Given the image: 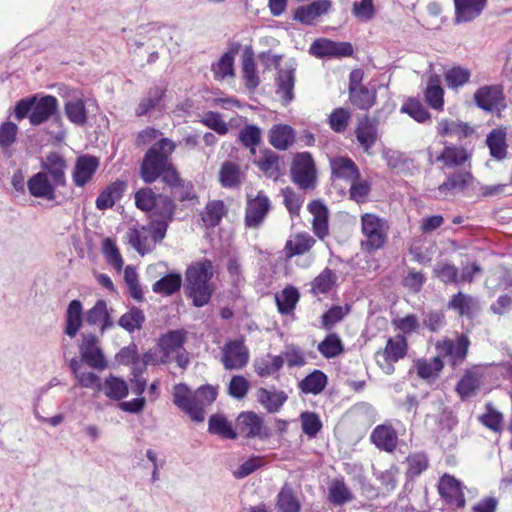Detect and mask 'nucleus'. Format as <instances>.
I'll list each match as a JSON object with an SVG mask.
<instances>
[{
	"instance_id": "obj_1",
	"label": "nucleus",
	"mask_w": 512,
	"mask_h": 512,
	"mask_svg": "<svg viewBox=\"0 0 512 512\" xmlns=\"http://www.w3.org/2000/svg\"><path fill=\"white\" fill-rule=\"evenodd\" d=\"M217 388L212 385H203L191 390L185 383H179L172 388V402L189 418L197 423L205 420L206 409L217 397Z\"/></svg>"
},
{
	"instance_id": "obj_45",
	"label": "nucleus",
	"mask_w": 512,
	"mask_h": 512,
	"mask_svg": "<svg viewBox=\"0 0 512 512\" xmlns=\"http://www.w3.org/2000/svg\"><path fill=\"white\" fill-rule=\"evenodd\" d=\"M208 431L211 434L221 436L226 439H235L236 433L230 422L222 414H214L208 422Z\"/></svg>"
},
{
	"instance_id": "obj_21",
	"label": "nucleus",
	"mask_w": 512,
	"mask_h": 512,
	"mask_svg": "<svg viewBox=\"0 0 512 512\" xmlns=\"http://www.w3.org/2000/svg\"><path fill=\"white\" fill-rule=\"evenodd\" d=\"M438 490L446 501L455 504L457 507L465 505L464 493L461 483L451 475L445 474L441 477Z\"/></svg>"
},
{
	"instance_id": "obj_64",
	"label": "nucleus",
	"mask_w": 512,
	"mask_h": 512,
	"mask_svg": "<svg viewBox=\"0 0 512 512\" xmlns=\"http://www.w3.org/2000/svg\"><path fill=\"white\" fill-rule=\"evenodd\" d=\"M277 507L280 512H299L300 503L290 488L283 487L278 495Z\"/></svg>"
},
{
	"instance_id": "obj_61",
	"label": "nucleus",
	"mask_w": 512,
	"mask_h": 512,
	"mask_svg": "<svg viewBox=\"0 0 512 512\" xmlns=\"http://www.w3.org/2000/svg\"><path fill=\"white\" fill-rule=\"evenodd\" d=\"M103 254L108 262L116 271L120 272L123 267V259L116 243L111 238H106L102 244Z\"/></svg>"
},
{
	"instance_id": "obj_15",
	"label": "nucleus",
	"mask_w": 512,
	"mask_h": 512,
	"mask_svg": "<svg viewBox=\"0 0 512 512\" xmlns=\"http://www.w3.org/2000/svg\"><path fill=\"white\" fill-rule=\"evenodd\" d=\"M99 166V159L94 156L83 155L77 158L72 178L77 187H83L91 181Z\"/></svg>"
},
{
	"instance_id": "obj_13",
	"label": "nucleus",
	"mask_w": 512,
	"mask_h": 512,
	"mask_svg": "<svg viewBox=\"0 0 512 512\" xmlns=\"http://www.w3.org/2000/svg\"><path fill=\"white\" fill-rule=\"evenodd\" d=\"M471 158V154L463 147L448 145L445 146L440 155L434 156L428 150V161L430 164L441 162L444 168H455L464 165Z\"/></svg>"
},
{
	"instance_id": "obj_4",
	"label": "nucleus",
	"mask_w": 512,
	"mask_h": 512,
	"mask_svg": "<svg viewBox=\"0 0 512 512\" xmlns=\"http://www.w3.org/2000/svg\"><path fill=\"white\" fill-rule=\"evenodd\" d=\"M169 222L152 219L145 226L130 228L127 232L129 244L141 255L151 252L165 238Z\"/></svg>"
},
{
	"instance_id": "obj_14",
	"label": "nucleus",
	"mask_w": 512,
	"mask_h": 512,
	"mask_svg": "<svg viewBox=\"0 0 512 512\" xmlns=\"http://www.w3.org/2000/svg\"><path fill=\"white\" fill-rule=\"evenodd\" d=\"M310 53L316 57H343L353 53V47L348 42H334L329 39H318L310 47Z\"/></svg>"
},
{
	"instance_id": "obj_62",
	"label": "nucleus",
	"mask_w": 512,
	"mask_h": 512,
	"mask_svg": "<svg viewBox=\"0 0 512 512\" xmlns=\"http://www.w3.org/2000/svg\"><path fill=\"white\" fill-rule=\"evenodd\" d=\"M238 138L254 154L256 146L261 141V130L256 125H246L239 131Z\"/></svg>"
},
{
	"instance_id": "obj_27",
	"label": "nucleus",
	"mask_w": 512,
	"mask_h": 512,
	"mask_svg": "<svg viewBox=\"0 0 512 512\" xmlns=\"http://www.w3.org/2000/svg\"><path fill=\"white\" fill-rule=\"evenodd\" d=\"M487 0H454L456 23L468 22L478 17L483 11Z\"/></svg>"
},
{
	"instance_id": "obj_18",
	"label": "nucleus",
	"mask_w": 512,
	"mask_h": 512,
	"mask_svg": "<svg viewBox=\"0 0 512 512\" xmlns=\"http://www.w3.org/2000/svg\"><path fill=\"white\" fill-rule=\"evenodd\" d=\"M474 182V177L470 171H459L450 174L447 179L438 187L440 196L454 195L464 191Z\"/></svg>"
},
{
	"instance_id": "obj_50",
	"label": "nucleus",
	"mask_w": 512,
	"mask_h": 512,
	"mask_svg": "<svg viewBox=\"0 0 512 512\" xmlns=\"http://www.w3.org/2000/svg\"><path fill=\"white\" fill-rule=\"evenodd\" d=\"M449 307L456 310L461 316H471L478 309L477 301L461 292L453 296Z\"/></svg>"
},
{
	"instance_id": "obj_44",
	"label": "nucleus",
	"mask_w": 512,
	"mask_h": 512,
	"mask_svg": "<svg viewBox=\"0 0 512 512\" xmlns=\"http://www.w3.org/2000/svg\"><path fill=\"white\" fill-rule=\"evenodd\" d=\"M481 384V374L478 370L467 371L457 385V392L462 398L475 394Z\"/></svg>"
},
{
	"instance_id": "obj_40",
	"label": "nucleus",
	"mask_w": 512,
	"mask_h": 512,
	"mask_svg": "<svg viewBox=\"0 0 512 512\" xmlns=\"http://www.w3.org/2000/svg\"><path fill=\"white\" fill-rule=\"evenodd\" d=\"M444 90L438 76L429 78L427 88L425 90V100L430 107L436 110H442L444 105Z\"/></svg>"
},
{
	"instance_id": "obj_56",
	"label": "nucleus",
	"mask_w": 512,
	"mask_h": 512,
	"mask_svg": "<svg viewBox=\"0 0 512 512\" xmlns=\"http://www.w3.org/2000/svg\"><path fill=\"white\" fill-rule=\"evenodd\" d=\"M337 282V275L330 269H324L312 282L314 294L329 292Z\"/></svg>"
},
{
	"instance_id": "obj_32",
	"label": "nucleus",
	"mask_w": 512,
	"mask_h": 512,
	"mask_svg": "<svg viewBox=\"0 0 512 512\" xmlns=\"http://www.w3.org/2000/svg\"><path fill=\"white\" fill-rule=\"evenodd\" d=\"M507 130L505 127H498L493 129L486 138V144L490 150V155L497 159L502 160L507 155Z\"/></svg>"
},
{
	"instance_id": "obj_41",
	"label": "nucleus",
	"mask_w": 512,
	"mask_h": 512,
	"mask_svg": "<svg viewBox=\"0 0 512 512\" xmlns=\"http://www.w3.org/2000/svg\"><path fill=\"white\" fill-rule=\"evenodd\" d=\"M258 401L269 411L277 412L287 400V395L283 391H269L260 388L257 392Z\"/></svg>"
},
{
	"instance_id": "obj_2",
	"label": "nucleus",
	"mask_w": 512,
	"mask_h": 512,
	"mask_svg": "<svg viewBox=\"0 0 512 512\" xmlns=\"http://www.w3.org/2000/svg\"><path fill=\"white\" fill-rule=\"evenodd\" d=\"M141 177L146 183H152L161 177L163 182L172 187V193L178 200L185 201L190 198L188 191L178 194L179 190L184 188L181 179L169 160L155 157L154 150L147 151L145 154L141 166Z\"/></svg>"
},
{
	"instance_id": "obj_33",
	"label": "nucleus",
	"mask_w": 512,
	"mask_h": 512,
	"mask_svg": "<svg viewBox=\"0 0 512 512\" xmlns=\"http://www.w3.org/2000/svg\"><path fill=\"white\" fill-rule=\"evenodd\" d=\"M42 166L51 175L54 185L65 184L66 163L60 154L55 152L48 154Z\"/></svg>"
},
{
	"instance_id": "obj_55",
	"label": "nucleus",
	"mask_w": 512,
	"mask_h": 512,
	"mask_svg": "<svg viewBox=\"0 0 512 512\" xmlns=\"http://www.w3.org/2000/svg\"><path fill=\"white\" fill-rule=\"evenodd\" d=\"M443 368L440 356L430 360H418L416 363L417 374L423 379H434Z\"/></svg>"
},
{
	"instance_id": "obj_31",
	"label": "nucleus",
	"mask_w": 512,
	"mask_h": 512,
	"mask_svg": "<svg viewBox=\"0 0 512 512\" xmlns=\"http://www.w3.org/2000/svg\"><path fill=\"white\" fill-rule=\"evenodd\" d=\"M86 321L91 325H99L101 334L114 326V322L108 313L107 304L104 300H98L96 304L88 310Z\"/></svg>"
},
{
	"instance_id": "obj_43",
	"label": "nucleus",
	"mask_w": 512,
	"mask_h": 512,
	"mask_svg": "<svg viewBox=\"0 0 512 512\" xmlns=\"http://www.w3.org/2000/svg\"><path fill=\"white\" fill-rule=\"evenodd\" d=\"M242 173L237 164L224 162L219 171V181L225 188H235L241 183Z\"/></svg>"
},
{
	"instance_id": "obj_8",
	"label": "nucleus",
	"mask_w": 512,
	"mask_h": 512,
	"mask_svg": "<svg viewBox=\"0 0 512 512\" xmlns=\"http://www.w3.org/2000/svg\"><path fill=\"white\" fill-rule=\"evenodd\" d=\"M291 174L293 181L302 189L314 187L316 170L314 161L308 152L299 153L294 157Z\"/></svg>"
},
{
	"instance_id": "obj_10",
	"label": "nucleus",
	"mask_w": 512,
	"mask_h": 512,
	"mask_svg": "<svg viewBox=\"0 0 512 512\" xmlns=\"http://www.w3.org/2000/svg\"><path fill=\"white\" fill-rule=\"evenodd\" d=\"M79 349L82 360L90 367L97 370H104L107 367V361L101 350L100 341L95 335H83Z\"/></svg>"
},
{
	"instance_id": "obj_38",
	"label": "nucleus",
	"mask_w": 512,
	"mask_h": 512,
	"mask_svg": "<svg viewBox=\"0 0 512 512\" xmlns=\"http://www.w3.org/2000/svg\"><path fill=\"white\" fill-rule=\"evenodd\" d=\"M163 96L164 90L162 88L155 87L150 89L147 95L141 99L137 108L135 109L136 116L141 117L147 115L154 109L160 108Z\"/></svg>"
},
{
	"instance_id": "obj_59",
	"label": "nucleus",
	"mask_w": 512,
	"mask_h": 512,
	"mask_svg": "<svg viewBox=\"0 0 512 512\" xmlns=\"http://www.w3.org/2000/svg\"><path fill=\"white\" fill-rule=\"evenodd\" d=\"M352 15L360 22L371 21L376 14L373 0H357L352 4Z\"/></svg>"
},
{
	"instance_id": "obj_36",
	"label": "nucleus",
	"mask_w": 512,
	"mask_h": 512,
	"mask_svg": "<svg viewBox=\"0 0 512 512\" xmlns=\"http://www.w3.org/2000/svg\"><path fill=\"white\" fill-rule=\"evenodd\" d=\"M315 244L314 238L308 233H299L292 236L285 244V253L288 258L309 251Z\"/></svg>"
},
{
	"instance_id": "obj_42",
	"label": "nucleus",
	"mask_w": 512,
	"mask_h": 512,
	"mask_svg": "<svg viewBox=\"0 0 512 512\" xmlns=\"http://www.w3.org/2000/svg\"><path fill=\"white\" fill-rule=\"evenodd\" d=\"M471 128L462 122L449 119H441L437 124V132L440 136L466 137L471 133Z\"/></svg>"
},
{
	"instance_id": "obj_5",
	"label": "nucleus",
	"mask_w": 512,
	"mask_h": 512,
	"mask_svg": "<svg viewBox=\"0 0 512 512\" xmlns=\"http://www.w3.org/2000/svg\"><path fill=\"white\" fill-rule=\"evenodd\" d=\"M135 204L138 209L149 213L151 219L171 221L175 205L170 197L156 195L150 188H142L135 193Z\"/></svg>"
},
{
	"instance_id": "obj_48",
	"label": "nucleus",
	"mask_w": 512,
	"mask_h": 512,
	"mask_svg": "<svg viewBox=\"0 0 512 512\" xmlns=\"http://www.w3.org/2000/svg\"><path fill=\"white\" fill-rule=\"evenodd\" d=\"M356 137L364 150L368 151L376 140L375 125L368 118L362 119L356 129Z\"/></svg>"
},
{
	"instance_id": "obj_3",
	"label": "nucleus",
	"mask_w": 512,
	"mask_h": 512,
	"mask_svg": "<svg viewBox=\"0 0 512 512\" xmlns=\"http://www.w3.org/2000/svg\"><path fill=\"white\" fill-rule=\"evenodd\" d=\"M213 276L211 261L203 260L191 265L186 271L188 295L197 307H202L211 298L213 287L210 279Z\"/></svg>"
},
{
	"instance_id": "obj_9",
	"label": "nucleus",
	"mask_w": 512,
	"mask_h": 512,
	"mask_svg": "<svg viewBox=\"0 0 512 512\" xmlns=\"http://www.w3.org/2000/svg\"><path fill=\"white\" fill-rule=\"evenodd\" d=\"M248 360L249 351L242 340H232L223 346L221 362L226 370L241 369Z\"/></svg>"
},
{
	"instance_id": "obj_24",
	"label": "nucleus",
	"mask_w": 512,
	"mask_h": 512,
	"mask_svg": "<svg viewBox=\"0 0 512 512\" xmlns=\"http://www.w3.org/2000/svg\"><path fill=\"white\" fill-rule=\"evenodd\" d=\"M237 427L241 433L250 438L267 436L262 418L254 412L241 413L237 418Z\"/></svg>"
},
{
	"instance_id": "obj_52",
	"label": "nucleus",
	"mask_w": 512,
	"mask_h": 512,
	"mask_svg": "<svg viewBox=\"0 0 512 512\" xmlns=\"http://www.w3.org/2000/svg\"><path fill=\"white\" fill-rule=\"evenodd\" d=\"M215 79L223 80L234 76V54L227 52L212 66Z\"/></svg>"
},
{
	"instance_id": "obj_19",
	"label": "nucleus",
	"mask_w": 512,
	"mask_h": 512,
	"mask_svg": "<svg viewBox=\"0 0 512 512\" xmlns=\"http://www.w3.org/2000/svg\"><path fill=\"white\" fill-rule=\"evenodd\" d=\"M186 341V332L184 330H172L163 335L159 340V346L163 352L161 363H168L174 353L183 350Z\"/></svg>"
},
{
	"instance_id": "obj_46",
	"label": "nucleus",
	"mask_w": 512,
	"mask_h": 512,
	"mask_svg": "<svg viewBox=\"0 0 512 512\" xmlns=\"http://www.w3.org/2000/svg\"><path fill=\"white\" fill-rule=\"evenodd\" d=\"M104 394L113 400H120L128 395L127 383L118 377L109 376L105 379L102 389Z\"/></svg>"
},
{
	"instance_id": "obj_63",
	"label": "nucleus",
	"mask_w": 512,
	"mask_h": 512,
	"mask_svg": "<svg viewBox=\"0 0 512 512\" xmlns=\"http://www.w3.org/2000/svg\"><path fill=\"white\" fill-rule=\"evenodd\" d=\"M401 111L403 113L408 114L415 121L419 123H424L430 119L429 112L425 109V107L415 99H409L406 101L402 107Z\"/></svg>"
},
{
	"instance_id": "obj_25",
	"label": "nucleus",
	"mask_w": 512,
	"mask_h": 512,
	"mask_svg": "<svg viewBox=\"0 0 512 512\" xmlns=\"http://www.w3.org/2000/svg\"><path fill=\"white\" fill-rule=\"evenodd\" d=\"M330 168L335 180L350 182L359 176L356 164L348 157L336 156L330 158Z\"/></svg>"
},
{
	"instance_id": "obj_16",
	"label": "nucleus",
	"mask_w": 512,
	"mask_h": 512,
	"mask_svg": "<svg viewBox=\"0 0 512 512\" xmlns=\"http://www.w3.org/2000/svg\"><path fill=\"white\" fill-rule=\"evenodd\" d=\"M474 100L479 108L491 112L503 106L504 96L499 86H484L475 92Z\"/></svg>"
},
{
	"instance_id": "obj_39",
	"label": "nucleus",
	"mask_w": 512,
	"mask_h": 512,
	"mask_svg": "<svg viewBox=\"0 0 512 512\" xmlns=\"http://www.w3.org/2000/svg\"><path fill=\"white\" fill-rule=\"evenodd\" d=\"M327 385V376L320 370H314L299 383L300 390L305 394L317 395Z\"/></svg>"
},
{
	"instance_id": "obj_37",
	"label": "nucleus",
	"mask_w": 512,
	"mask_h": 512,
	"mask_svg": "<svg viewBox=\"0 0 512 512\" xmlns=\"http://www.w3.org/2000/svg\"><path fill=\"white\" fill-rule=\"evenodd\" d=\"M283 367V357L266 354L254 361V368L260 377H269L277 373Z\"/></svg>"
},
{
	"instance_id": "obj_28",
	"label": "nucleus",
	"mask_w": 512,
	"mask_h": 512,
	"mask_svg": "<svg viewBox=\"0 0 512 512\" xmlns=\"http://www.w3.org/2000/svg\"><path fill=\"white\" fill-rule=\"evenodd\" d=\"M295 69L290 66L281 69L276 80V93L284 104L290 103L294 98Z\"/></svg>"
},
{
	"instance_id": "obj_57",
	"label": "nucleus",
	"mask_w": 512,
	"mask_h": 512,
	"mask_svg": "<svg viewBox=\"0 0 512 512\" xmlns=\"http://www.w3.org/2000/svg\"><path fill=\"white\" fill-rule=\"evenodd\" d=\"M144 321L145 316L143 312L140 309L133 307L120 317L118 323L123 329L131 333L135 330H139Z\"/></svg>"
},
{
	"instance_id": "obj_30",
	"label": "nucleus",
	"mask_w": 512,
	"mask_h": 512,
	"mask_svg": "<svg viewBox=\"0 0 512 512\" xmlns=\"http://www.w3.org/2000/svg\"><path fill=\"white\" fill-rule=\"evenodd\" d=\"M295 140V133L287 124L274 125L269 131V142L278 150L288 149Z\"/></svg>"
},
{
	"instance_id": "obj_6",
	"label": "nucleus",
	"mask_w": 512,
	"mask_h": 512,
	"mask_svg": "<svg viewBox=\"0 0 512 512\" xmlns=\"http://www.w3.org/2000/svg\"><path fill=\"white\" fill-rule=\"evenodd\" d=\"M390 226L387 220L372 213L361 216L362 246L369 252L381 249L387 239Z\"/></svg>"
},
{
	"instance_id": "obj_23",
	"label": "nucleus",
	"mask_w": 512,
	"mask_h": 512,
	"mask_svg": "<svg viewBox=\"0 0 512 512\" xmlns=\"http://www.w3.org/2000/svg\"><path fill=\"white\" fill-rule=\"evenodd\" d=\"M370 440L377 448L392 452L397 447L398 435L390 424H381L373 429Z\"/></svg>"
},
{
	"instance_id": "obj_54",
	"label": "nucleus",
	"mask_w": 512,
	"mask_h": 512,
	"mask_svg": "<svg viewBox=\"0 0 512 512\" xmlns=\"http://www.w3.org/2000/svg\"><path fill=\"white\" fill-rule=\"evenodd\" d=\"M318 351L325 358H334L340 355L343 350V343L338 335L329 334L322 342L318 344Z\"/></svg>"
},
{
	"instance_id": "obj_26",
	"label": "nucleus",
	"mask_w": 512,
	"mask_h": 512,
	"mask_svg": "<svg viewBox=\"0 0 512 512\" xmlns=\"http://www.w3.org/2000/svg\"><path fill=\"white\" fill-rule=\"evenodd\" d=\"M331 8L329 0H317L307 6H302L296 9L294 19L301 23L310 25L322 15H325Z\"/></svg>"
},
{
	"instance_id": "obj_22",
	"label": "nucleus",
	"mask_w": 512,
	"mask_h": 512,
	"mask_svg": "<svg viewBox=\"0 0 512 512\" xmlns=\"http://www.w3.org/2000/svg\"><path fill=\"white\" fill-rule=\"evenodd\" d=\"M57 186L54 185L53 181H49L48 175L45 172L36 173L27 182L29 193L32 196L48 201L56 198L55 187Z\"/></svg>"
},
{
	"instance_id": "obj_34",
	"label": "nucleus",
	"mask_w": 512,
	"mask_h": 512,
	"mask_svg": "<svg viewBox=\"0 0 512 512\" xmlns=\"http://www.w3.org/2000/svg\"><path fill=\"white\" fill-rule=\"evenodd\" d=\"M83 309L79 300H72L65 315V333L74 338L82 326Z\"/></svg>"
},
{
	"instance_id": "obj_49",
	"label": "nucleus",
	"mask_w": 512,
	"mask_h": 512,
	"mask_svg": "<svg viewBox=\"0 0 512 512\" xmlns=\"http://www.w3.org/2000/svg\"><path fill=\"white\" fill-rule=\"evenodd\" d=\"M182 284V277L180 274H168L153 284V291L162 295H172L178 291Z\"/></svg>"
},
{
	"instance_id": "obj_47",
	"label": "nucleus",
	"mask_w": 512,
	"mask_h": 512,
	"mask_svg": "<svg viewBox=\"0 0 512 512\" xmlns=\"http://www.w3.org/2000/svg\"><path fill=\"white\" fill-rule=\"evenodd\" d=\"M242 73L245 86L249 90H254L260 84L256 64L251 53L245 52L243 55Z\"/></svg>"
},
{
	"instance_id": "obj_7",
	"label": "nucleus",
	"mask_w": 512,
	"mask_h": 512,
	"mask_svg": "<svg viewBox=\"0 0 512 512\" xmlns=\"http://www.w3.org/2000/svg\"><path fill=\"white\" fill-rule=\"evenodd\" d=\"M407 353V343L403 336L397 335L389 338L383 351L375 355L376 363L385 374L394 372V363L402 359Z\"/></svg>"
},
{
	"instance_id": "obj_29",
	"label": "nucleus",
	"mask_w": 512,
	"mask_h": 512,
	"mask_svg": "<svg viewBox=\"0 0 512 512\" xmlns=\"http://www.w3.org/2000/svg\"><path fill=\"white\" fill-rule=\"evenodd\" d=\"M308 210L313 216L312 226L315 235L323 239L328 235V210L320 201H312L308 205Z\"/></svg>"
},
{
	"instance_id": "obj_12",
	"label": "nucleus",
	"mask_w": 512,
	"mask_h": 512,
	"mask_svg": "<svg viewBox=\"0 0 512 512\" xmlns=\"http://www.w3.org/2000/svg\"><path fill=\"white\" fill-rule=\"evenodd\" d=\"M469 340L465 335H460L456 340L444 339L436 346L439 353L438 356L447 357L452 366L461 363L468 352Z\"/></svg>"
},
{
	"instance_id": "obj_51",
	"label": "nucleus",
	"mask_w": 512,
	"mask_h": 512,
	"mask_svg": "<svg viewBox=\"0 0 512 512\" xmlns=\"http://www.w3.org/2000/svg\"><path fill=\"white\" fill-rule=\"evenodd\" d=\"M328 499L334 505H343L353 499V494L342 480H334L329 486Z\"/></svg>"
},
{
	"instance_id": "obj_35",
	"label": "nucleus",
	"mask_w": 512,
	"mask_h": 512,
	"mask_svg": "<svg viewBox=\"0 0 512 512\" xmlns=\"http://www.w3.org/2000/svg\"><path fill=\"white\" fill-rule=\"evenodd\" d=\"M126 184L123 181H115L107 186L97 197L96 207L99 210L111 208L115 202L121 198Z\"/></svg>"
},
{
	"instance_id": "obj_20",
	"label": "nucleus",
	"mask_w": 512,
	"mask_h": 512,
	"mask_svg": "<svg viewBox=\"0 0 512 512\" xmlns=\"http://www.w3.org/2000/svg\"><path fill=\"white\" fill-rule=\"evenodd\" d=\"M58 101L54 96L46 95L36 98L32 112L29 114L31 125L37 126L47 121L57 110Z\"/></svg>"
},
{
	"instance_id": "obj_58",
	"label": "nucleus",
	"mask_w": 512,
	"mask_h": 512,
	"mask_svg": "<svg viewBox=\"0 0 512 512\" xmlns=\"http://www.w3.org/2000/svg\"><path fill=\"white\" fill-rule=\"evenodd\" d=\"M225 213V207L221 201H212L208 203L202 214V220L207 227L218 225Z\"/></svg>"
},
{
	"instance_id": "obj_53",
	"label": "nucleus",
	"mask_w": 512,
	"mask_h": 512,
	"mask_svg": "<svg viewBox=\"0 0 512 512\" xmlns=\"http://www.w3.org/2000/svg\"><path fill=\"white\" fill-rule=\"evenodd\" d=\"M350 99L354 105L360 109H369L375 102V94L363 87H356L351 82Z\"/></svg>"
},
{
	"instance_id": "obj_17",
	"label": "nucleus",
	"mask_w": 512,
	"mask_h": 512,
	"mask_svg": "<svg viewBox=\"0 0 512 512\" xmlns=\"http://www.w3.org/2000/svg\"><path fill=\"white\" fill-rule=\"evenodd\" d=\"M270 209L268 197L259 193L254 199H249L246 207L245 221L248 227H258Z\"/></svg>"
},
{
	"instance_id": "obj_11",
	"label": "nucleus",
	"mask_w": 512,
	"mask_h": 512,
	"mask_svg": "<svg viewBox=\"0 0 512 512\" xmlns=\"http://www.w3.org/2000/svg\"><path fill=\"white\" fill-rule=\"evenodd\" d=\"M65 99L64 112L68 120L77 125L83 126L87 122V110L82 94L75 89L65 90L62 94Z\"/></svg>"
},
{
	"instance_id": "obj_60",
	"label": "nucleus",
	"mask_w": 512,
	"mask_h": 512,
	"mask_svg": "<svg viewBox=\"0 0 512 512\" xmlns=\"http://www.w3.org/2000/svg\"><path fill=\"white\" fill-rule=\"evenodd\" d=\"M486 412L479 417V421L494 432L502 430L503 414L491 403L485 405Z\"/></svg>"
}]
</instances>
